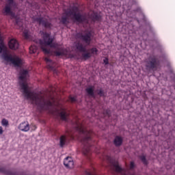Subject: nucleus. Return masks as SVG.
I'll list each match as a JSON object with an SVG mask.
<instances>
[{"label":"nucleus","instance_id":"1","mask_svg":"<svg viewBox=\"0 0 175 175\" xmlns=\"http://www.w3.org/2000/svg\"><path fill=\"white\" fill-rule=\"evenodd\" d=\"M27 76H28V70H23L21 71L19 76V86L21 87V92L25 98L28 100H31V105L37 106L38 110L41 111H49L54 103L49 99H46L44 96H42L36 92H31L28 88L27 83Z\"/></svg>","mask_w":175,"mask_h":175},{"label":"nucleus","instance_id":"2","mask_svg":"<svg viewBox=\"0 0 175 175\" xmlns=\"http://www.w3.org/2000/svg\"><path fill=\"white\" fill-rule=\"evenodd\" d=\"M42 39L39 40L40 47L44 53V54L51 55L53 52L51 50L46 48V46H50L53 49H55L54 54L56 57H64L68 54L66 49L60 47L57 43L53 42H54V38L50 36V33L47 32H42Z\"/></svg>","mask_w":175,"mask_h":175},{"label":"nucleus","instance_id":"3","mask_svg":"<svg viewBox=\"0 0 175 175\" xmlns=\"http://www.w3.org/2000/svg\"><path fill=\"white\" fill-rule=\"evenodd\" d=\"M76 131L79 132L80 135H82L81 142L83 145V152L86 157L91 155V147L92 144V131H88L84 125L79 122H77V126L75 127Z\"/></svg>","mask_w":175,"mask_h":175},{"label":"nucleus","instance_id":"4","mask_svg":"<svg viewBox=\"0 0 175 175\" xmlns=\"http://www.w3.org/2000/svg\"><path fill=\"white\" fill-rule=\"evenodd\" d=\"M72 20L76 23L81 24L85 21V16L79 12V8L73 6L70 9H68L62 15L60 23L64 25L69 24V17L72 16Z\"/></svg>","mask_w":175,"mask_h":175},{"label":"nucleus","instance_id":"5","mask_svg":"<svg viewBox=\"0 0 175 175\" xmlns=\"http://www.w3.org/2000/svg\"><path fill=\"white\" fill-rule=\"evenodd\" d=\"M75 47L77 50V51H79V53H83L81 55V58L84 61H87V59H90L91 57L93 55H98V49L95 47L90 48L88 51H87V49L81 42H77L75 44Z\"/></svg>","mask_w":175,"mask_h":175},{"label":"nucleus","instance_id":"6","mask_svg":"<svg viewBox=\"0 0 175 175\" xmlns=\"http://www.w3.org/2000/svg\"><path fill=\"white\" fill-rule=\"evenodd\" d=\"M8 3L5 5L3 9V14L4 16H10L12 18H16V14L13 12L12 8L16 6V2L14 0H7Z\"/></svg>","mask_w":175,"mask_h":175},{"label":"nucleus","instance_id":"7","mask_svg":"<svg viewBox=\"0 0 175 175\" xmlns=\"http://www.w3.org/2000/svg\"><path fill=\"white\" fill-rule=\"evenodd\" d=\"M146 68L149 69V70H154L158 69L160 62L155 55H151L146 61Z\"/></svg>","mask_w":175,"mask_h":175},{"label":"nucleus","instance_id":"8","mask_svg":"<svg viewBox=\"0 0 175 175\" xmlns=\"http://www.w3.org/2000/svg\"><path fill=\"white\" fill-rule=\"evenodd\" d=\"M76 38L77 39H79L80 40H82V42L86 43L88 46H90L92 41V33H91V31H88L83 34V33L79 32L77 33Z\"/></svg>","mask_w":175,"mask_h":175},{"label":"nucleus","instance_id":"9","mask_svg":"<svg viewBox=\"0 0 175 175\" xmlns=\"http://www.w3.org/2000/svg\"><path fill=\"white\" fill-rule=\"evenodd\" d=\"M45 62H46V68L49 70H53L54 75H58L59 71L57 69V63L53 62V60L49 59V57L44 58Z\"/></svg>","mask_w":175,"mask_h":175},{"label":"nucleus","instance_id":"10","mask_svg":"<svg viewBox=\"0 0 175 175\" xmlns=\"http://www.w3.org/2000/svg\"><path fill=\"white\" fill-rule=\"evenodd\" d=\"M36 21L38 23L39 25H42L44 28H46L48 29H51V27H53L51 22L49 21V19L43 17L36 18Z\"/></svg>","mask_w":175,"mask_h":175},{"label":"nucleus","instance_id":"11","mask_svg":"<svg viewBox=\"0 0 175 175\" xmlns=\"http://www.w3.org/2000/svg\"><path fill=\"white\" fill-rule=\"evenodd\" d=\"M64 165L66 166V167H68V169H73V166L75 165V163L73 162V159L70 157H68L64 159Z\"/></svg>","mask_w":175,"mask_h":175},{"label":"nucleus","instance_id":"12","mask_svg":"<svg viewBox=\"0 0 175 175\" xmlns=\"http://www.w3.org/2000/svg\"><path fill=\"white\" fill-rule=\"evenodd\" d=\"M8 46L11 50H17L18 49V41L16 39H11L8 42Z\"/></svg>","mask_w":175,"mask_h":175},{"label":"nucleus","instance_id":"13","mask_svg":"<svg viewBox=\"0 0 175 175\" xmlns=\"http://www.w3.org/2000/svg\"><path fill=\"white\" fill-rule=\"evenodd\" d=\"M123 142L124 139L120 135H116L113 139V144L116 146V147H121Z\"/></svg>","mask_w":175,"mask_h":175},{"label":"nucleus","instance_id":"14","mask_svg":"<svg viewBox=\"0 0 175 175\" xmlns=\"http://www.w3.org/2000/svg\"><path fill=\"white\" fill-rule=\"evenodd\" d=\"M18 129L22 131V132H28L29 131V124L27 122H23L18 126Z\"/></svg>","mask_w":175,"mask_h":175},{"label":"nucleus","instance_id":"15","mask_svg":"<svg viewBox=\"0 0 175 175\" xmlns=\"http://www.w3.org/2000/svg\"><path fill=\"white\" fill-rule=\"evenodd\" d=\"M95 87L89 86L85 89L86 94H88V96H90V98H95Z\"/></svg>","mask_w":175,"mask_h":175},{"label":"nucleus","instance_id":"16","mask_svg":"<svg viewBox=\"0 0 175 175\" xmlns=\"http://www.w3.org/2000/svg\"><path fill=\"white\" fill-rule=\"evenodd\" d=\"M90 18H92V21H100L102 20V16L98 12H93L90 14Z\"/></svg>","mask_w":175,"mask_h":175},{"label":"nucleus","instance_id":"17","mask_svg":"<svg viewBox=\"0 0 175 175\" xmlns=\"http://www.w3.org/2000/svg\"><path fill=\"white\" fill-rule=\"evenodd\" d=\"M1 58L4 59V61H6L7 62H12V59H13V57L8 54V53H3L1 55Z\"/></svg>","mask_w":175,"mask_h":175},{"label":"nucleus","instance_id":"18","mask_svg":"<svg viewBox=\"0 0 175 175\" xmlns=\"http://www.w3.org/2000/svg\"><path fill=\"white\" fill-rule=\"evenodd\" d=\"M11 62L14 66H20L21 65V59L19 57H12Z\"/></svg>","mask_w":175,"mask_h":175},{"label":"nucleus","instance_id":"19","mask_svg":"<svg viewBox=\"0 0 175 175\" xmlns=\"http://www.w3.org/2000/svg\"><path fill=\"white\" fill-rule=\"evenodd\" d=\"M59 116L62 121H68V117L69 116V114H68V113H66L65 111H62L59 113Z\"/></svg>","mask_w":175,"mask_h":175},{"label":"nucleus","instance_id":"20","mask_svg":"<svg viewBox=\"0 0 175 175\" xmlns=\"http://www.w3.org/2000/svg\"><path fill=\"white\" fill-rule=\"evenodd\" d=\"M29 53L30 54H39V52H38V46L36 45H31L29 47Z\"/></svg>","mask_w":175,"mask_h":175},{"label":"nucleus","instance_id":"21","mask_svg":"<svg viewBox=\"0 0 175 175\" xmlns=\"http://www.w3.org/2000/svg\"><path fill=\"white\" fill-rule=\"evenodd\" d=\"M66 144V135H62L59 138V146L64 147Z\"/></svg>","mask_w":175,"mask_h":175},{"label":"nucleus","instance_id":"22","mask_svg":"<svg viewBox=\"0 0 175 175\" xmlns=\"http://www.w3.org/2000/svg\"><path fill=\"white\" fill-rule=\"evenodd\" d=\"M85 175H96V170L95 168H92V170H88L85 172Z\"/></svg>","mask_w":175,"mask_h":175},{"label":"nucleus","instance_id":"23","mask_svg":"<svg viewBox=\"0 0 175 175\" xmlns=\"http://www.w3.org/2000/svg\"><path fill=\"white\" fill-rule=\"evenodd\" d=\"M139 159L142 161V163H144V165H148V161H147V159L146 158L145 155L139 156Z\"/></svg>","mask_w":175,"mask_h":175},{"label":"nucleus","instance_id":"24","mask_svg":"<svg viewBox=\"0 0 175 175\" xmlns=\"http://www.w3.org/2000/svg\"><path fill=\"white\" fill-rule=\"evenodd\" d=\"M23 38H24L25 39H26V40H28L29 39V33H28V31H27V30H25V31H23Z\"/></svg>","mask_w":175,"mask_h":175},{"label":"nucleus","instance_id":"25","mask_svg":"<svg viewBox=\"0 0 175 175\" xmlns=\"http://www.w3.org/2000/svg\"><path fill=\"white\" fill-rule=\"evenodd\" d=\"M97 95L99 96H105V91L102 89H99L96 90Z\"/></svg>","mask_w":175,"mask_h":175},{"label":"nucleus","instance_id":"26","mask_svg":"<svg viewBox=\"0 0 175 175\" xmlns=\"http://www.w3.org/2000/svg\"><path fill=\"white\" fill-rule=\"evenodd\" d=\"M68 100H70V102H71V103H75V102H77V97L70 96L68 97Z\"/></svg>","mask_w":175,"mask_h":175},{"label":"nucleus","instance_id":"27","mask_svg":"<svg viewBox=\"0 0 175 175\" xmlns=\"http://www.w3.org/2000/svg\"><path fill=\"white\" fill-rule=\"evenodd\" d=\"M1 124L3 125V126H8V125H9V121L4 118L1 121Z\"/></svg>","mask_w":175,"mask_h":175},{"label":"nucleus","instance_id":"28","mask_svg":"<svg viewBox=\"0 0 175 175\" xmlns=\"http://www.w3.org/2000/svg\"><path fill=\"white\" fill-rule=\"evenodd\" d=\"M5 50V45L3 44H0V54Z\"/></svg>","mask_w":175,"mask_h":175},{"label":"nucleus","instance_id":"29","mask_svg":"<svg viewBox=\"0 0 175 175\" xmlns=\"http://www.w3.org/2000/svg\"><path fill=\"white\" fill-rule=\"evenodd\" d=\"M130 169H131V170H132V169H135V162L131 161L130 163Z\"/></svg>","mask_w":175,"mask_h":175},{"label":"nucleus","instance_id":"30","mask_svg":"<svg viewBox=\"0 0 175 175\" xmlns=\"http://www.w3.org/2000/svg\"><path fill=\"white\" fill-rule=\"evenodd\" d=\"M103 62L105 65H109V59L106 57L105 59H103Z\"/></svg>","mask_w":175,"mask_h":175},{"label":"nucleus","instance_id":"31","mask_svg":"<svg viewBox=\"0 0 175 175\" xmlns=\"http://www.w3.org/2000/svg\"><path fill=\"white\" fill-rule=\"evenodd\" d=\"M3 133V130L2 129V126H0V135H2Z\"/></svg>","mask_w":175,"mask_h":175},{"label":"nucleus","instance_id":"32","mask_svg":"<svg viewBox=\"0 0 175 175\" xmlns=\"http://www.w3.org/2000/svg\"><path fill=\"white\" fill-rule=\"evenodd\" d=\"M105 113H106L107 116H110V113H109V110H106Z\"/></svg>","mask_w":175,"mask_h":175},{"label":"nucleus","instance_id":"33","mask_svg":"<svg viewBox=\"0 0 175 175\" xmlns=\"http://www.w3.org/2000/svg\"><path fill=\"white\" fill-rule=\"evenodd\" d=\"M16 25H19L18 19H16Z\"/></svg>","mask_w":175,"mask_h":175}]
</instances>
